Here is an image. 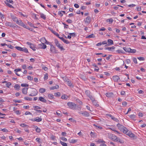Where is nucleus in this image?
<instances>
[{
    "instance_id": "nucleus-1",
    "label": "nucleus",
    "mask_w": 146,
    "mask_h": 146,
    "mask_svg": "<svg viewBox=\"0 0 146 146\" xmlns=\"http://www.w3.org/2000/svg\"><path fill=\"white\" fill-rule=\"evenodd\" d=\"M67 105L69 108L74 110H77L76 107H78L76 104L73 102H68L67 103Z\"/></svg>"
},
{
    "instance_id": "nucleus-2",
    "label": "nucleus",
    "mask_w": 146,
    "mask_h": 146,
    "mask_svg": "<svg viewBox=\"0 0 146 146\" xmlns=\"http://www.w3.org/2000/svg\"><path fill=\"white\" fill-rule=\"evenodd\" d=\"M5 26H9L11 27H13L14 28L17 29L20 28V27L18 25L15 24H13L7 21H6L5 23Z\"/></svg>"
},
{
    "instance_id": "nucleus-3",
    "label": "nucleus",
    "mask_w": 146,
    "mask_h": 146,
    "mask_svg": "<svg viewBox=\"0 0 146 146\" xmlns=\"http://www.w3.org/2000/svg\"><path fill=\"white\" fill-rule=\"evenodd\" d=\"M31 92L29 95V96H35L37 95L38 93L37 90L35 88H32L31 90Z\"/></svg>"
},
{
    "instance_id": "nucleus-4",
    "label": "nucleus",
    "mask_w": 146,
    "mask_h": 146,
    "mask_svg": "<svg viewBox=\"0 0 146 146\" xmlns=\"http://www.w3.org/2000/svg\"><path fill=\"white\" fill-rule=\"evenodd\" d=\"M55 43L56 46L61 50V51H64V49L63 48V47L60 46V44L59 43L58 41L55 40Z\"/></svg>"
},
{
    "instance_id": "nucleus-5",
    "label": "nucleus",
    "mask_w": 146,
    "mask_h": 146,
    "mask_svg": "<svg viewBox=\"0 0 146 146\" xmlns=\"http://www.w3.org/2000/svg\"><path fill=\"white\" fill-rule=\"evenodd\" d=\"M38 47L39 48L44 49L46 48V46L44 43L42 42L38 45Z\"/></svg>"
},
{
    "instance_id": "nucleus-6",
    "label": "nucleus",
    "mask_w": 146,
    "mask_h": 146,
    "mask_svg": "<svg viewBox=\"0 0 146 146\" xmlns=\"http://www.w3.org/2000/svg\"><path fill=\"white\" fill-rule=\"evenodd\" d=\"M16 23L18 25L21 26V27H25V25L24 23L22 22V21L21 20H18L16 22Z\"/></svg>"
},
{
    "instance_id": "nucleus-7",
    "label": "nucleus",
    "mask_w": 146,
    "mask_h": 146,
    "mask_svg": "<svg viewBox=\"0 0 146 146\" xmlns=\"http://www.w3.org/2000/svg\"><path fill=\"white\" fill-rule=\"evenodd\" d=\"M84 22L87 25L89 24L91 21V18L88 17L86 18L84 20Z\"/></svg>"
},
{
    "instance_id": "nucleus-8",
    "label": "nucleus",
    "mask_w": 146,
    "mask_h": 146,
    "mask_svg": "<svg viewBox=\"0 0 146 146\" xmlns=\"http://www.w3.org/2000/svg\"><path fill=\"white\" fill-rule=\"evenodd\" d=\"M126 134L131 137L133 138L135 137L134 134L132 133L130 131H128Z\"/></svg>"
},
{
    "instance_id": "nucleus-9",
    "label": "nucleus",
    "mask_w": 146,
    "mask_h": 146,
    "mask_svg": "<svg viewBox=\"0 0 146 146\" xmlns=\"http://www.w3.org/2000/svg\"><path fill=\"white\" fill-rule=\"evenodd\" d=\"M112 79L114 82H117L119 79V78L117 76H114L112 77Z\"/></svg>"
},
{
    "instance_id": "nucleus-10",
    "label": "nucleus",
    "mask_w": 146,
    "mask_h": 146,
    "mask_svg": "<svg viewBox=\"0 0 146 146\" xmlns=\"http://www.w3.org/2000/svg\"><path fill=\"white\" fill-rule=\"evenodd\" d=\"M109 129L114 131V132H116L117 134H119V135L120 136H121V135L122 134L120 133L119 131H117L115 129V128L114 127H110L109 128Z\"/></svg>"
},
{
    "instance_id": "nucleus-11",
    "label": "nucleus",
    "mask_w": 146,
    "mask_h": 146,
    "mask_svg": "<svg viewBox=\"0 0 146 146\" xmlns=\"http://www.w3.org/2000/svg\"><path fill=\"white\" fill-rule=\"evenodd\" d=\"M80 113L82 114L84 116L86 117H88L89 116V113L86 111H84L83 112H81Z\"/></svg>"
},
{
    "instance_id": "nucleus-12",
    "label": "nucleus",
    "mask_w": 146,
    "mask_h": 146,
    "mask_svg": "<svg viewBox=\"0 0 146 146\" xmlns=\"http://www.w3.org/2000/svg\"><path fill=\"white\" fill-rule=\"evenodd\" d=\"M42 120V118L38 117H37L33 119L32 120V121H36L37 122H40Z\"/></svg>"
},
{
    "instance_id": "nucleus-13",
    "label": "nucleus",
    "mask_w": 146,
    "mask_h": 146,
    "mask_svg": "<svg viewBox=\"0 0 146 146\" xmlns=\"http://www.w3.org/2000/svg\"><path fill=\"white\" fill-rule=\"evenodd\" d=\"M117 125L119 129L121 131H122L123 128L125 127L123 125L119 123L117 124Z\"/></svg>"
},
{
    "instance_id": "nucleus-14",
    "label": "nucleus",
    "mask_w": 146,
    "mask_h": 146,
    "mask_svg": "<svg viewBox=\"0 0 146 146\" xmlns=\"http://www.w3.org/2000/svg\"><path fill=\"white\" fill-rule=\"evenodd\" d=\"M115 47L114 46H113L111 47H107L105 48V50H107L110 51H111L112 52L114 51L113 50L115 49Z\"/></svg>"
},
{
    "instance_id": "nucleus-15",
    "label": "nucleus",
    "mask_w": 146,
    "mask_h": 146,
    "mask_svg": "<svg viewBox=\"0 0 146 146\" xmlns=\"http://www.w3.org/2000/svg\"><path fill=\"white\" fill-rule=\"evenodd\" d=\"M58 37L61 40H62V41H63V42L66 44H69L70 43V42H69L67 40H66V39H65L64 38H63V37H60V36H58Z\"/></svg>"
},
{
    "instance_id": "nucleus-16",
    "label": "nucleus",
    "mask_w": 146,
    "mask_h": 146,
    "mask_svg": "<svg viewBox=\"0 0 146 146\" xmlns=\"http://www.w3.org/2000/svg\"><path fill=\"white\" fill-rule=\"evenodd\" d=\"M113 93H107L106 94V96L108 98L112 97L113 96Z\"/></svg>"
},
{
    "instance_id": "nucleus-17",
    "label": "nucleus",
    "mask_w": 146,
    "mask_h": 146,
    "mask_svg": "<svg viewBox=\"0 0 146 146\" xmlns=\"http://www.w3.org/2000/svg\"><path fill=\"white\" fill-rule=\"evenodd\" d=\"M67 84L68 86L71 87L72 88L74 87V86L72 84V83L69 80H68L67 81Z\"/></svg>"
},
{
    "instance_id": "nucleus-18",
    "label": "nucleus",
    "mask_w": 146,
    "mask_h": 146,
    "mask_svg": "<svg viewBox=\"0 0 146 146\" xmlns=\"http://www.w3.org/2000/svg\"><path fill=\"white\" fill-rule=\"evenodd\" d=\"M28 88H24L22 89V92L25 94H26L27 93Z\"/></svg>"
},
{
    "instance_id": "nucleus-19",
    "label": "nucleus",
    "mask_w": 146,
    "mask_h": 146,
    "mask_svg": "<svg viewBox=\"0 0 146 146\" xmlns=\"http://www.w3.org/2000/svg\"><path fill=\"white\" fill-rule=\"evenodd\" d=\"M123 49L124 50L127 52H130L131 51V49L130 48L128 47H124L123 48Z\"/></svg>"
},
{
    "instance_id": "nucleus-20",
    "label": "nucleus",
    "mask_w": 146,
    "mask_h": 146,
    "mask_svg": "<svg viewBox=\"0 0 146 146\" xmlns=\"http://www.w3.org/2000/svg\"><path fill=\"white\" fill-rule=\"evenodd\" d=\"M39 100L44 103H46V100L44 98L41 96L39 97Z\"/></svg>"
},
{
    "instance_id": "nucleus-21",
    "label": "nucleus",
    "mask_w": 146,
    "mask_h": 146,
    "mask_svg": "<svg viewBox=\"0 0 146 146\" xmlns=\"http://www.w3.org/2000/svg\"><path fill=\"white\" fill-rule=\"evenodd\" d=\"M11 18L13 21L16 22L17 21V20H18L17 18L16 17L13 15L11 16Z\"/></svg>"
},
{
    "instance_id": "nucleus-22",
    "label": "nucleus",
    "mask_w": 146,
    "mask_h": 146,
    "mask_svg": "<svg viewBox=\"0 0 146 146\" xmlns=\"http://www.w3.org/2000/svg\"><path fill=\"white\" fill-rule=\"evenodd\" d=\"M40 17L41 18L44 20H45L46 19V16L42 13H40Z\"/></svg>"
},
{
    "instance_id": "nucleus-23",
    "label": "nucleus",
    "mask_w": 146,
    "mask_h": 146,
    "mask_svg": "<svg viewBox=\"0 0 146 146\" xmlns=\"http://www.w3.org/2000/svg\"><path fill=\"white\" fill-rule=\"evenodd\" d=\"M59 88V86L58 85H56L55 86H54L50 88V89L52 90H54L55 89H58Z\"/></svg>"
},
{
    "instance_id": "nucleus-24",
    "label": "nucleus",
    "mask_w": 146,
    "mask_h": 146,
    "mask_svg": "<svg viewBox=\"0 0 146 146\" xmlns=\"http://www.w3.org/2000/svg\"><path fill=\"white\" fill-rule=\"evenodd\" d=\"M92 102L93 105L96 107H98L99 106V105L97 104V101H96L95 100H94Z\"/></svg>"
},
{
    "instance_id": "nucleus-25",
    "label": "nucleus",
    "mask_w": 146,
    "mask_h": 146,
    "mask_svg": "<svg viewBox=\"0 0 146 146\" xmlns=\"http://www.w3.org/2000/svg\"><path fill=\"white\" fill-rule=\"evenodd\" d=\"M46 90L44 88H40L39 90V92L40 93H43L45 92Z\"/></svg>"
},
{
    "instance_id": "nucleus-26",
    "label": "nucleus",
    "mask_w": 146,
    "mask_h": 146,
    "mask_svg": "<svg viewBox=\"0 0 146 146\" xmlns=\"http://www.w3.org/2000/svg\"><path fill=\"white\" fill-rule=\"evenodd\" d=\"M129 130L128 129L125 127L123 128V129L122 130V131L124 134H126Z\"/></svg>"
},
{
    "instance_id": "nucleus-27",
    "label": "nucleus",
    "mask_w": 146,
    "mask_h": 146,
    "mask_svg": "<svg viewBox=\"0 0 146 146\" xmlns=\"http://www.w3.org/2000/svg\"><path fill=\"white\" fill-rule=\"evenodd\" d=\"M85 94L88 96H90L91 95V93L89 90H86L85 92Z\"/></svg>"
},
{
    "instance_id": "nucleus-28",
    "label": "nucleus",
    "mask_w": 146,
    "mask_h": 146,
    "mask_svg": "<svg viewBox=\"0 0 146 146\" xmlns=\"http://www.w3.org/2000/svg\"><path fill=\"white\" fill-rule=\"evenodd\" d=\"M90 136L92 137H96V134L95 133L92 132V131L90 133Z\"/></svg>"
},
{
    "instance_id": "nucleus-29",
    "label": "nucleus",
    "mask_w": 146,
    "mask_h": 146,
    "mask_svg": "<svg viewBox=\"0 0 146 146\" xmlns=\"http://www.w3.org/2000/svg\"><path fill=\"white\" fill-rule=\"evenodd\" d=\"M129 116V117L132 119L135 120L136 115L134 114L131 115Z\"/></svg>"
},
{
    "instance_id": "nucleus-30",
    "label": "nucleus",
    "mask_w": 146,
    "mask_h": 146,
    "mask_svg": "<svg viewBox=\"0 0 146 146\" xmlns=\"http://www.w3.org/2000/svg\"><path fill=\"white\" fill-rule=\"evenodd\" d=\"M108 44L109 45H111L113 44V41L110 39H108Z\"/></svg>"
},
{
    "instance_id": "nucleus-31",
    "label": "nucleus",
    "mask_w": 146,
    "mask_h": 146,
    "mask_svg": "<svg viewBox=\"0 0 146 146\" xmlns=\"http://www.w3.org/2000/svg\"><path fill=\"white\" fill-rule=\"evenodd\" d=\"M35 127L36 131L37 133H39L40 132L41 130L37 126H35Z\"/></svg>"
},
{
    "instance_id": "nucleus-32",
    "label": "nucleus",
    "mask_w": 146,
    "mask_h": 146,
    "mask_svg": "<svg viewBox=\"0 0 146 146\" xmlns=\"http://www.w3.org/2000/svg\"><path fill=\"white\" fill-rule=\"evenodd\" d=\"M93 126L95 127L97 129H102V127L100 126H98L97 125H96L95 124H93Z\"/></svg>"
},
{
    "instance_id": "nucleus-33",
    "label": "nucleus",
    "mask_w": 146,
    "mask_h": 146,
    "mask_svg": "<svg viewBox=\"0 0 146 146\" xmlns=\"http://www.w3.org/2000/svg\"><path fill=\"white\" fill-rule=\"evenodd\" d=\"M22 51H23L27 53H29L28 49L26 48L25 47L23 48V49Z\"/></svg>"
},
{
    "instance_id": "nucleus-34",
    "label": "nucleus",
    "mask_w": 146,
    "mask_h": 146,
    "mask_svg": "<svg viewBox=\"0 0 146 146\" xmlns=\"http://www.w3.org/2000/svg\"><path fill=\"white\" fill-rule=\"evenodd\" d=\"M24 99L25 100H29L30 101H31L33 100V99L32 98L27 97H25L24 98Z\"/></svg>"
},
{
    "instance_id": "nucleus-35",
    "label": "nucleus",
    "mask_w": 146,
    "mask_h": 146,
    "mask_svg": "<svg viewBox=\"0 0 146 146\" xmlns=\"http://www.w3.org/2000/svg\"><path fill=\"white\" fill-rule=\"evenodd\" d=\"M68 98V96L66 95H62L61 97V98L62 99L66 100Z\"/></svg>"
},
{
    "instance_id": "nucleus-36",
    "label": "nucleus",
    "mask_w": 146,
    "mask_h": 146,
    "mask_svg": "<svg viewBox=\"0 0 146 146\" xmlns=\"http://www.w3.org/2000/svg\"><path fill=\"white\" fill-rule=\"evenodd\" d=\"M115 141L118 142L122 143H123V141L121 140L118 137H117Z\"/></svg>"
},
{
    "instance_id": "nucleus-37",
    "label": "nucleus",
    "mask_w": 146,
    "mask_h": 146,
    "mask_svg": "<svg viewBox=\"0 0 146 146\" xmlns=\"http://www.w3.org/2000/svg\"><path fill=\"white\" fill-rule=\"evenodd\" d=\"M5 3L6 5L9 7L12 8H13V6L9 4V3L7 2L6 1H5Z\"/></svg>"
},
{
    "instance_id": "nucleus-38",
    "label": "nucleus",
    "mask_w": 146,
    "mask_h": 146,
    "mask_svg": "<svg viewBox=\"0 0 146 146\" xmlns=\"http://www.w3.org/2000/svg\"><path fill=\"white\" fill-rule=\"evenodd\" d=\"M107 22H109L111 23H113V19L112 18H110L109 19H107L106 21Z\"/></svg>"
},
{
    "instance_id": "nucleus-39",
    "label": "nucleus",
    "mask_w": 146,
    "mask_h": 146,
    "mask_svg": "<svg viewBox=\"0 0 146 146\" xmlns=\"http://www.w3.org/2000/svg\"><path fill=\"white\" fill-rule=\"evenodd\" d=\"M60 143L63 146H67V143L65 142H64L63 141H60Z\"/></svg>"
},
{
    "instance_id": "nucleus-40",
    "label": "nucleus",
    "mask_w": 146,
    "mask_h": 146,
    "mask_svg": "<svg viewBox=\"0 0 146 146\" xmlns=\"http://www.w3.org/2000/svg\"><path fill=\"white\" fill-rule=\"evenodd\" d=\"M15 48L18 50L20 51H22L23 49V48H22L20 46H16Z\"/></svg>"
},
{
    "instance_id": "nucleus-41",
    "label": "nucleus",
    "mask_w": 146,
    "mask_h": 146,
    "mask_svg": "<svg viewBox=\"0 0 146 146\" xmlns=\"http://www.w3.org/2000/svg\"><path fill=\"white\" fill-rule=\"evenodd\" d=\"M51 31L52 33H53V34H54L55 35H56L57 36H59V35L58 34V33H57L55 31H54L53 30H51Z\"/></svg>"
},
{
    "instance_id": "nucleus-42",
    "label": "nucleus",
    "mask_w": 146,
    "mask_h": 146,
    "mask_svg": "<svg viewBox=\"0 0 146 146\" xmlns=\"http://www.w3.org/2000/svg\"><path fill=\"white\" fill-rule=\"evenodd\" d=\"M94 37H95V36L94 35V34H91V35H89L87 36V38H94Z\"/></svg>"
},
{
    "instance_id": "nucleus-43",
    "label": "nucleus",
    "mask_w": 146,
    "mask_h": 146,
    "mask_svg": "<svg viewBox=\"0 0 146 146\" xmlns=\"http://www.w3.org/2000/svg\"><path fill=\"white\" fill-rule=\"evenodd\" d=\"M20 87V86L18 84H15L14 86V88L16 89H19Z\"/></svg>"
},
{
    "instance_id": "nucleus-44",
    "label": "nucleus",
    "mask_w": 146,
    "mask_h": 146,
    "mask_svg": "<svg viewBox=\"0 0 146 146\" xmlns=\"http://www.w3.org/2000/svg\"><path fill=\"white\" fill-rule=\"evenodd\" d=\"M24 28L27 29L32 31H33L34 30L33 29L31 28H30L29 27L27 26L26 25H25V27Z\"/></svg>"
},
{
    "instance_id": "nucleus-45",
    "label": "nucleus",
    "mask_w": 146,
    "mask_h": 146,
    "mask_svg": "<svg viewBox=\"0 0 146 146\" xmlns=\"http://www.w3.org/2000/svg\"><path fill=\"white\" fill-rule=\"evenodd\" d=\"M137 59L140 61H143L145 60V58L143 57H137Z\"/></svg>"
},
{
    "instance_id": "nucleus-46",
    "label": "nucleus",
    "mask_w": 146,
    "mask_h": 146,
    "mask_svg": "<svg viewBox=\"0 0 146 146\" xmlns=\"http://www.w3.org/2000/svg\"><path fill=\"white\" fill-rule=\"evenodd\" d=\"M20 125L22 127H26L27 128H28L29 127L27 125H26V124H25V123H23V124H21Z\"/></svg>"
},
{
    "instance_id": "nucleus-47",
    "label": "nucleus",
    "mask_w": 146,
    "mask_h": 146,
    "mask_svg": "<svg viewBox=\"0 0 146 146\" xmlns=\"http://www.w3.org/2000/svg\"><path fill=\"white\" fill-rule=\"evenodd\" d=\"M14 131L18 133H20L21 132V131L19 130L17 128H16L14 129Z\"/></svg>"
},
{
    "instance_id": "nucleus-48",
    "label": "nucleus",
    "mask_w": 146,
    "mask_h": 146,
    "mask_svg": "<svg viewBox=\"0 0 146 146\" xmlns=\"http://www.w3.org/2000/svg\"><path fill=\"white\" fill-rule=\"evenodd\" d=\"M132 59H133V62L135 64H137V59L136 58H133Z\"/></svg>"
},
{
    "instance_id": "nucleus-49",
    "label": "nucleus",
    "mask_w": 146,
    "mask_h": 146,
    "mask_svg": "<svg viewBox=\"0 0 146 146\" xmlns=\"http://www.w3.org/2000/svg\"><path fill=\"white\" fill-rule=\"evenodd\" d=\"M112 119L116 122H118L119 121V120L117 118L115 117H114Z\"/></svg>"
},
{
    "instance_id": "nucleus-50",
    "label": "nucleus",
    "mask_w": 146,
    "mask_h": 146,
    "mask_svg": "<svg viewBox=\"0 0 146 146\" xmlns=\"http://www.w3.org/2000/svg\"><path fill=\"white\" fill-rule=\"evenodd\" d=\"M112 135V137L113 139H114V141H116V140L117 139V137H116V136H115V135Z\"/></svg>"
},
{
    "instance_id": "nucleus-51",
    "label": "nucleus",
    "mask_w": 146,
    "mask_h": 146,
    "mask_svg": "<svg viewBox=\"0 0 146 146\" xmlns=\"http://www.w3.org/2000/svg\"><path fill=\"white\" fill-rule=\"evenodd\" d=\"M69 35H70L71 36V37H74L76 36V35L75 33H69Z\"/></svg>"
},
{
    "instance_id": "nucleus-52",
    "label": "nucleus",
    "mask_w": 146,
    "mask_h": 146,
    "mask_svg": "<svg viewBox=\"0 0 146 146\" xmlns=\"http://www.w3.org/2000/svg\"><path fill=\"white\" fill-rule=\"evenodd\" d=\"M48 97L49 98L52 99L53 98V96L51 94H49L48 95Z\"/></svg>"
},
{
    "instance_id": "nucleus-53",
    "label": "nucleus",
    "mask_w": 146,
    "mask_h": 146,
    "mask_svg": "<svg viewBox=\"0 0 146 146\" xmlns=\"http://www.w3.org/2000/svg\"><path fill=\"white\" fill-rule=\"evenodd\" d=\"M27 78L29 80H31L33 79V77H31L30 76H28L27 77Z\"/></svg>"
},
{
    "instance_id": "nucleus-54",
    "label": "nucleus",
    "mask_w": 146,
    "mask_h": 146,
    "mask_svg": "<svg viewBox=\"0 0 146 146\" xmlns=\"http://www.w3.org/2000/svg\"><path fill=\"white\" fill-rule=\"evenodd\" d=\"M41 40L42 41L45 42V43L47 44V42L46 40L45 39V38H42L41 39Z\"/></svg>"
},
{
    "instance_id": "nucleus-55",
    "label": "nucleus",
    "mask_w": 146,
    "mask_h": 146,
    "mask_svg": "<svg viewBox=\"0 0 146 146\" xmlns=\"http://www.w3.org/2000/svg\"><path fill=\"white\" fill-rule=\"evenodd\" d=\"M21 86L22 87H27L29 86V85L27 84H21Z\"/></svg>"
},
{
    "instance_id": "nucleus-56",
    "label": "nucleus",
    "mask_w": 146,
    "mask_h": 146,
    "mask_svg": "<svg viewBox=\"0 0 146 146\" xmlns=\"http://www.w3.org/2000/svg\"><path fill=\"white\" fill-rule=\"evenodd\" d=\"M90 99L92 100V101H93L95 100L94 98V97L92 95L88 97Z\"/></svg>"
},
{
    "instance_id": "nucleus-57",
    "label": "nucleus",
    "mask_w": 146,
    "mask_h": 146,
    "mask_svg": "<svg viewBox=\"0 0 146 146\" xmlns=\"http://www.w3.org/2000/svg\"><path fill=\"white\" fill-rule=\"evenodd\" d=\"M76 140H74V139H71L70 140V143H75L76 142Z\"/></svg>"
},
{
    "instance_id": "nucleus-58",
    "label": "nucleus",
    "mask_w": 146,
    "mask_h": 146,
    "mask_svg": "<svg viewBox=\"0 0 146 146\" xmlns=\"http://www.w3.org/2000/svg\"><path fill=\"white\" fill-rule=\"evenodd\" d=\"M117 52L119 53H123V51L121 50H118L116 51Z\"/></svg>"
},
{
    "instance_id": "nucleus-59",
    "label": "nucleus",
    "mask_w": 146,
    "mask_h": 146,
    "mask_svg": "<svg viewBox=\"0 0 146 146\" xmlns=\"http://www.w3.org/2000/svg\"><path fill=\"white\" fill-rule=\"evenodd\" d=\"M13 102L15 103L18 102L19 103H20L21 102V101L18 100H13Z\"/></svg>"
},
{
    "instance_id": "nucleus-60",
    "label": "nucleus",
    "mask_w": 146,
    "mask_h": 146,
    "mask_svg": "<svg viewBox=\"0 0 146 146\" xmlns=\"http://www.w3.org/2000/svg\"><path fill=\"white\" fill-rule=\"evenodd\" d=\"M61 139L63 141H67V139L66 138L64 137H61Z\"/></svg>"
},
{
    "instance_id": "nucleus-61",
    "label": "nucleus",
    "mask_w": 146,
    "mask_h": 146,
    "mask_svg": "<svg viewBox=\"0 0 146 146\" xmlns=\"http://www.w3.org/2000/svg\"><path fill=\"white\" fill-rule=\"evenodd\" d=\"M6 85L7 87L9 88V86L11 85V84L10 82H8L6 84Z\"/></svg>"
},
{
    "instance_id": "nucleus-62",
    "label": "nucleus",
    "mask_w": 146,
    "mask_h": 146,
    "mask_svg": "<svg viewBox=\"0 0 146 146\" xmlns=\"http://www.w3.org/2000/svg\"><path fill=\"white\" fill-rule=\"evenodd\" d=\"M48 78V75L47 74H46L44 77V80H46Z\"/></svg>"
},
{
    "instance_id": "nucleus-63",
    "label": "nucleus",
    "mask_w": 146,
    "mask_h": 146,
    "mask_svg": "<svg viewBox=\"0 0 146 146\" xmlns=\"http://www.w3.org/2000/svg\"><path fill=\"white\" fill-rule=\"evenodd\" d=\"M66 21L69 23H71L72 22V21L70 19H68Z\"/></svg>"
},
{
    "instance_id": "nucleus-64",
    "label": "nucleus",
    "mask_w": 146,
    "mask_h": 146,
    "mask_svg": "<svg viewBox=\"0 0 146 146\" xmlns=\"http://www.w3.org/2000/svg\"><path fill=\"white\" fill-rule=\"evenodd\" d=\"M54 50V48L52 46H51L50 50L51 52H53Z\"/></svg>"
}]
</instances>
